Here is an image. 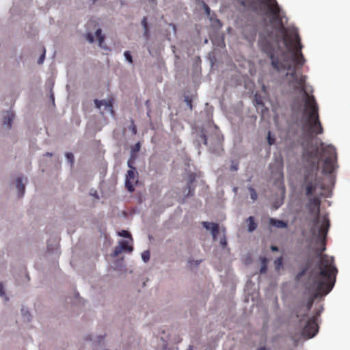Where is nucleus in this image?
<instances>
[{
  "label": "nucleus",
  "mask_w": 350,
  "mask_h": 350,
  "mask_svg": "<svg viewBox=\"0 0 350 350\" xmlns=\"http://www.w3.org/2000/svg\"><path fill=\"white\" fill-rule=\"evenodd\" d=\"M329 226L328 216L323 215L316 241V253L319 260L310 273L312 284L309 288L312 290L314 293L308 297L306 302L300 301L295 310L296 317L299 319L300 325L307 320L301 331L302 336L307 338L314 337L319 331L317 321L323 309V306H321V308L318 309L310 319H308V314L315 299L325 296L332 291L336 282L338 273V269L334 265V257L323 254V252L326 250V236Z\"/></svg>",
  "instance_id": "obj_1"
},
{
  "label": "nucleus",
  "mask_w": 350,
  "mask_h": 350,
  "mask_svg": "<svg viewBox=\"0 0 350 350\" xmlns=\"http://www.w3.org/2000/svg\"><path fill=\"white\" fill-rule=\"evenodd\" d=\"M304 148L303 157L311 164L310 169H308L304 174L303 187L305 189L306 195L312 196L317 188L321 190L325 189V185L321 177L318 176L319 159L324 158L323 165V173L332 174L338 167L336 164L337 154L336 148L332 145L324 146L321 143V152L315 148L310 150L304 143L301 144Z\"/></svg>",
  "instance_id": "obj_2"
},
{
  "label": "nucleus",
  "mask_w": 350,
  "mask_h": 350,
  "mask_svg": "<svg viewBox=\"0 0 350 350\" xmlns=\"http://www.w3.org/2000/svg\"><path fill=\"white\" fill-rule=\"evenodd\" d=\"M263 3L267 5L269 12L273 15V21H277L280 25V31L284 33V42L285 46L291 52V58L286 55L287 62L291 65V69L288 74L294 81L298 77L297 70L301 68L305 64L306 59L301 52L303 46L297 31H293L290 35L286 33V29L284 27L280 16V8L276 0H265Z\"/></svg>",
  "instance_id": "obj_3"
},
{
  "label": "nucleus",
  "mask_w": 350,
  "mask_h": 350,
  "mask_svg": "<svg viewBox=\"0 0 350 350\" xmlns=\"http://www.w3.org/2000/svg\"><path fill=\"white\" fill-rule=\"evenodd\" d=\"M306 77L298 76L291 83L297 84L296 88L301 89L306 96L305 107L304 110L303 131L308 140L312 142L314 135H320L323 133V128L320 122L319 107L314 96H310L304 89Z\"/></svg>",
  "instance_id": "obj_4"
},
{
  "label": "nucleus",
  "mask_w": 350,
  "mask_h": 350,
  "mask_svg": "<svg viewBox=\"0 0 350 350\" xmlns=\"http://www.w3.org/2000/svg\"><path fill=\"white\" fill-rule=\"evenodd\" d=\"M261 49L265 52L271 61L272 67L277 71L291 70V65L287 62V52L282 51L281 53L282 61L275 55L274 49L269 42H265L261 44Z\"/></svg>",
  "instance_id": "obj_5"
},
{
  "label": "nucleus",
  "mask_w": 350,
  "mask_h": 350,
  "mask_svg": "<svg viewBox=\"0 0 350 350\" xmlns=\"http://www.w3.org/2000/svg\"><path fill=\"white\" fill-rule=\"evenodd\" d=\"M320 206V197H312L309 199L308 210L311 214L315 216L313 219V223L315 225L319 222Z\"/></svg>",
  "instance_id": "obj_6"
},
{
  "label": "nucleus",
  "mask_w": 350,
  "mask_h": 350,
  "mask_svg": "<svg viewBox=\"0 0 350 350\" xmlns=\"http://www.w3.org/2000/svg\"><path fill=\"white\" fill-rule=\"evenodd\" d=\"M138 181V173L135 170H129L126 175L125 187L130 192L134 191V185Z\"/></svg>",
  "instance_id": "obj_7"
},
{
  "label": "nucleus",
  "mask_w": 350,
  "mask_h": 350,
  "mask_svg": "<svg viewBox=\"0 0 350 350\" xmlns=\"http://www.w3.org/2000/svg\"><path fill=\"white\" fill-rule=\"evenodd\" d=\"M133 250V247L131 245H129L128 242L126 241H120L119 242V245L115 247L112 256L113 257H116L123 251L131 252Z\"/></svg>",
  "instance_id": "obj_8"
},
{
  "label": "nucleus",
  "mask_w": 350,
  "mask_h": 350,
  "mask_svg": "<svg viewBox=\"0 0 350 350\" xmlns=\"http://www.w3.org/2000/svg\"><path fill=\"white\" fill-rule=\"evenodd\" d=\"M202 224L206 230H211L213 239V240H216L217 234L219 232V225L215 223H210L208 221H202Z\"/></svg>",
  "instance_id": "obj_9"
},
{
  "label": "nucleus",
  "mask_w": 350,
  "mask_h": 350,
  "mask_svg": "<svg viewBox=\"0 0 350 350\" xmlns=\"http://www.w3.org/2000/svg\"><path fill=\"white\" fill-rule=\"evenodd\" d=\"M95 105L97 108L100 109L102 106H105V109L110 111L111 113H113V105L111 100H94Z\"/></svg>",
  "instance_id": "obj_10"
},
{
  "label": "nucleus",
  "mask_w": 350,
  "mask_h": 350,
  "mask_svg": "<svg viewBox=\"0 0 350 350\" xmlns=\"http://www.w3.org/2000/svg\"><path fill=\"white\" fill-rule=\"evenodd\" d=\"M269 224L277 228H286L288 226L286 222L272 217L269 218Z\"/></svg>",
  "instance_id": "obj_11"
},
{
  "label": "nucleus",
  "mask_w": 350,
  "mask_h": 350,
  "mask_svg": "<svg viewBox=\"0 0 350 350\" xmlns=\"http://www.w3.org/2000/svg\"><path fill=\"white\" fill-rule=\"evenodd\" d=\"M14 118V116L12 111H7L6 116L4 117L3 124L7 125L8 128L10 129Z\"/></svg>",
  "instance_id": "obj_12"
},
{
  "label": "nucleus",
  "mask_w": 350,
  "mask_h": 350,
  "mask_svg": "<svg viewBox=\"0 0 350 350\" xmlns=\"http://www.w3.org/2000/svg\"><path fill=\"white\" fill-rule=\"evenodd\" d=\"M22 181H23L22 177H18L16 178V187L18 191V196L19 197H21L23 196V194L25 193V185L23 184Z\"/></svg>",
  "instance_id": "obj_13"
},
{
  "label": "nucleus",
  "mask_w": 350,
  "mask_h": 350,
  "mask_svg": "<svg viewBox=\"0 0 350 350\" xmlns=\"http://www.w3.org/2000/svg\"><path fill=\"white\" fill-rule=\"evenodd\" d=\"M196 176L193 174L189 175V180L188 183V193L187 194V196H191L194 193V188L192 187V183L195 181Z\"/></svg>",
  "instance_id": "obj_14"
},
{
  "label": "nucleus",
  "mask_w": 350,
  "mask_h": 350,
  "mask_svg": "<svg viewBox=\"0 0 350 350\" xmlns=\"http://www.w3.org/2000/svg\"><path fill=\"white\" fill-rule=\"evenodd\" d=\"M277 165V172L279 174L280 177L282 178V180H283V160L282 158L279 159L275 161ZM282 184H283V181L281 182Z\"/></svg>",
  "instance_id": "obj_15"
},
{
  "label": "nucleus",
  "mask_w": 350,
  "mask_h": 350,
  "mask_svg": "<svg viewBox=\"0 0 350 350\" xmlns=\"http://www.w3.org/2000/svg\"><path fill=\"white\" fill-rule=\"evenodd\" d=\"M248 224V231L252 232L257 228V224L254 221V218L252 216H250L247 219Z\"/></svg>",
  "instance_id": "obj_16"
},
{
  "label": "nucleus",
  "mask_w": 350,
  "mask_h": 350,
  "mask_svg": "<svg viewBox=\"0 0 350 350\" xmlns=\"http://www.w3.org/2000/svg\"><path fill=\"white\" fill-rule=\"evenodd\" d=\"M142 25L144 28V36L148 39L149 37V31L148 28L147 18L144 16L142 21Z\"/></svg>",
  "instance_id": "obj_17"
},
{
  "label": "nucleus",
  "mask_w": 350,
  "mask_h": 350,
  "mask_svg": "<svg viewBox=\"0 0 350 350\" xmlns=\"http://www.w3.org/2000/svg\"><path fill=\"white\" fill-rule=\"evenodd\" d=\"M96 36L97 37L99 42V46L103 47V43L104 42V36L102 35V30L100 29H98L96 31Z\"/></svg>",
  "instance_id": "obj_18"
},
{
  "label": "nucleus",
  "mask_w": 350,
  "mask_h": 350,
  "mask_svg": "<svg viewBox=\"0 0 350 350\" xmlns=\"http://www.w3.org/2000/svg\"><path fill=\"white\" fill-rule=\"evenodd\" d=\"M136 159V155L135 154H131V157L128 160L127 165L128 167L131 170H135V167H134L135 161Z\"/></svg>",
  "instance_id": "obj_19"
},
{
  "label": "nucleus",
  "mask_w": 350,
  "mask_h": 350,
  "mask_svg": "<svg viewBox=\"0 0 350 350\" xmlns=\"http://www.w3.org/2000/svg\"><path fill=\"white\" fill-rule=\"evenodd\" d=\"M275 268L277 271H279L283 265V258L280 256L274 260Z\"/></svg>",
  "instance_id": "obj_20"
},
{
  "label": "nucleus",
  "mask_w": 350,
  "mask_h": 350,
  "mask_svg": "<svg viewBox=\"0 0 350 350\" xmlns=\"http://www.w3.org/2000/svg\"><path fill=\"white\" fill-rule=\"evenodd\" d=\"M262 267L260 268V273H265L267 270V259L266 258H262L261 259Z\"/></svg>",
  "instance_id": "obj_21"
},
{
  "label": "nucleus",
  "mask_w": 350,
  "mask_h": 350,
  "mask_svg": "<svg viewBox=\"0 0 350 350\" xmlns=\"http://www.w3.org/2000/svg\"><path fill=\"white\" fill-rule=\"evenodd\" d=\"M249 189V191H250V197L252 199L253 201H255L257 200V198H258V195H257V193L256 191V190L252 187H250L248 188Z\"/></svg>",
  "instance_id": "obj_22"
},
{
  "label": "nucleus",
  "mask_w": 350,
  "mask_h": 350,
  "mask_svg": "<svg viewBox=\"0 0 350 350\" xmlns=\"http://www.w3.org/2000/svg\"><path fill=\"white\" fill-rule=\"evenodd\" d=\"M150 256V254L148 250L144 251L142 254V258L145 262H146L149 260Z\"/></svg>",
  "instance_id": "obj_23"
},
{
  "label": "nucleus",
  "mask_w": 350,
  "mask_h": 350,
  "mask_svg": "<svg viewBox=\"0 0 350 350\" xmlns=\"http://www.w3.org/2000/svg\"><path fill=\"white\" fill-rule=\"evenodd\" d=\"M141 148V144L137 142L131 149V154H135L136 152H139Z\"/></svg>",
  "instance_id": "obj_24"
},
{
  "label": "nucleus",
  "mask_w": 350,
  "mask_h": 350,
  "mask_svg": "<svg viewBox=\"0 0 350 350\" xmlns=\"http://www.w3.org/2000/svg\"><path fill=\"white\" fill-rule=\"evenodd\" d=\"M267 142L269 145H273L275 143V138L271 136L270 131L268 132Z\"/></svg>",
  "instance_id": "obj_25"
},
{
  "label": "nucleus",
  "mask_w": 350,
  "mask_h": 350,
  "mask_svg": "<svg viewBox=\"0 0 350 350\" xmlns=\"http://www.w3.org/2000/svg\"><path fill=\"white\" fill-rule=\"evenodd\" d=\"M239 168V163L237 161H232L231 165H230V170L231 171H237Z\"/></svg>",
  "instance_id": "obj_26"
},
{
  "label": "nucleus",
  "mask_w": 350,
  "mask_h": 350,
  "mask_svg": "<svg viewBox=\"0 0 350 350\" xmlns=\"http://www.w3.org/2000/svg\"><path fill=\"white\" fill-rule=\"evenodd\" d=\"M124 55L125 58L126 59V60H128V62L129 63L133 62V58H132V56L129 51H125L124 53Z\"/></svg>",
  "instance_id": "obj_27"
},
{
  "label": "nucleus",
  "mask_w": 350,
  "mask_h": 350,
  "mask_svg": "<svg viewBox=\"0 0 350 350\" xmlns=\"http://www.w3.org/2000/svg\"><path fill=\"white\" fill-rule=\"evenodd\" d=\"M119 235L121 236V237H126V238H131V234L126 231V230H122L120 232H119Z\"/></svg>",
  "instance_id": "obj_28"
},
{
  "label": "nucleus",
  "mask_w": 350,
  "mask_h": 350,
  "mask_svg": "<svg viewBox=\"0 0 350 350\" xmlns=\"http://www.w3.org/2000/svg\"><path fill=\"white\" fill-rule=\"evenodd\" d=\"M66 157H67L68 161L71 164H72V163L74 162V156H73V154L71 152H67L66 154Z\"/></svg>",
  "instance_id": "obj_29"
},
{
  "label": "nucleus",
  "mask_w": 350,
  "mask_h": 350,
  "mask_svg": "<svg viewBox=\"0 0 350 350\" xmlns=\"http://www.w3.org/2000/svg\"><path fill=\"white\" fill-rule=\"evenodd\" d=\"M185 103H187V105L189 107L191 110H192L193 106H192V100L191 98L189 97H186L185 99Z\"/></svg>",
  "instance_id": "obj_30"
},
{
  "label": "nucleus",
  "mask_w": 350,
  "mask_h": 350,
  "mask_svg": "<svg viewBox=\"0 0 350 350\" xmlns=\"http://www.w3.org/2000/svg\"><path fill=\"white\" fill-rule=\"evenodd\" d=\"M45 53H46V51H45V49H44L42 54L40 55V57H39V59L38 60V64H42L44 62V59L45 58Z\"/></svg>",
  "instance_id": "obj_31"
},
{
  "label": "nucleus",
  "mask_w": 350,
  "mask_h": 350,
  "mask_svg": "<svg viewBox=\"0 0 350 350\" xmlns=\"http://www.w3.org/2000/svg\"><path fill=\"white\" fill-rule=\"evenodd\" d=\"M220 244L223 247H225L227 245V241H226V237H225L224 234L223 238H221V240H220Z\"/></svg>",
  "instance_id": "obj_32"
},
{
  "label": "nucleus",
  "mask_w": 350,
  "mask_h": 350,
  "mask_svg": "<svg viewBox=\"0 0 350 350\" xmlns=\"http://www.w3.org/2000/svg\"><path fill=\"white\" fill-rule=\"evenodd\" d=\"M87 40L90 42H93L94 39V36L91 33H88L87 34Z\"/></svg>",
  "instance_id": "obj_33"
},
{
  "label": "nucleus",
  "mask_w": 350,
  "mask_h": 350,
  "mask_svg": "<svg viewBox=\"0 0 350 350\" xmlns=\"http://www.w3.org/2000/svg\"><path fill=\"white\" fill-rule=\"evenodd\" d=\"M131 129L132 131L133 134L135 135L137 133V128L133 122H132V124L131 125Z\"/></svg>",
  "instance_id": "obj_34"
},
{
  "label": "nucleus",
  "mask_w": 350,
  "mask_h": 350,
  "mask_svg": "<svg viewBox=\"0 0 350 350\" xmlns=\"http://www.w3.org/2000/svg\"><path fill=\"white\" fill-rule=\"evenodd\" d=\"M203 6H204V10H205L206 14L209 15L211 10H210L209 7L208 6V5H206L205 3H203Z\"/></svg>",
  "instance_id": "obj_35"
},
{
  "label": "nucleus",
  "mask_w": 350,
  "mask_h": 350,
  "mask_svg": "<svg viewBox=\"0 0 350 350\" xmlns=\"http://www.w3.org/2000/svg\"><path fill=\"white\" fill-rule=\"evenodd\" d=\"M0 295L1 297L5 296V293L3 291V283H0Z\"/></svg>",
  "instance_id": "obj_36"
},
{
  "label": "nucleus",
  "mask_w": 350,
  "mask_h": 350,
  "mask_svg": "<svg viewBox=\"0 0 350 350\" xmlns=\"http://www.w3.org/2000/svg\"><path fill=\"white\" fill-rule=\"evenodd\" d=\"M271 250L273 252H278V247L277 246H275V245H271Z\"/></svg>",
  "instance_id": "obj_37"
},
{
  "label": "nucleus",
  "mask_w": 350,
  "mask_h": 350,
  "mask_svg": "<svg viewBox=\"0 0 350 350\" xmlns=\"http://www.w3.org/2000/svg\"><path fill=\"white\" fill-rule=\"evenodd\" d=\"M22 312H23V314L24 317L27 316V317H29L30 314H29V312L27 311V312H25L24 310L23 309L22 310Z\"/></svg>",
  "instance_id": "obj_38"
},
{
  "label": "nucleus",
  "mask_w": 350,
  "mask_h": 350,
  "mask_svg": "<svg viewBox=\"0 0 350 350\" xmlns=\"http://www.w3.org/2000/svg\"><path fill=\"white\" fill-rule=\"evenodd\" d=\"M202 137L204 139V144H206V136L205 135H203L202 136Z\"/></svg>",
  "instance_id": "obj_39"
},
{
  "label": "nucleus",
  "mask_w": 350,
  "mask_h": 350,
  "mask_svg": "<svg viewBox=\"0 0 350 350\" xmlns=\"http://www.w3.org/2000/svg\"><path fill=\"white\" fill-rule=\"evenodd\" d=\"M311 232H312V234L313 235H315V234H316V230H315L314 228H312V229L311 230Z\"/></svg>",
  "instance_id": "obj_40"
},
{
  "label": "nucleus",
  "mask_w": 350,
  "mask_h": 350,
  "mask_svg": "<svg viewBox=\"0 0 350 350\" xmlns=\"http://www.w3.org/2000/svg\"><path fill=\"white\" fill-rule=\"evenodd\" d=\"M256 350H266V348L265 347H260V348L257 349Z\"/></svg>",
  "instance_id": "obj_41"
},
{
  "label": "nucleus",
  "mask_w": 350,
  "mask_h": 350,
  "mask_svg": "<svg viewBox=\"0 0 350 350\" xmlns=\"http://www.w3.org/2000/svg\"><path fill=\"white\" fill-rule=\"evenodd\" d=\"M282 192L284 193V185L282 186Z\"/></svg>",
  "instance_id": "obj_42"
},
{
  "label": "nucleus",
  "mask_w": 350,
  "mask_h": 350,
  "mask_svg": "<svg viewBox=\"0 0 350 350\" xmlns=\"http://www.w3.org/2000/svg\"><path fill=\"white\" fill-rule=\"evenodd\" d=\"M51 98H52V99H53V101H54V96H53V94L51 95Z\"/></svg>",
  "instance_id": "obj_43"
},
{
  "label": "nucleus",
  "mask_w": 350,
  "mask_h": 350,
  "mask_svg": "<svg viewBox=\"0 0 350 350\" xmlns=\"http://www.w3.org/2000/svg\"><path fill=\"white\" fill-rule=\"evenodd\" d=\"M148 103H149V100H146V104L148 105Z\"/></svg>",
  "instance_id": "obj_44"
}]
</instances>
